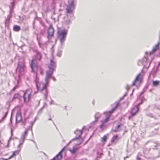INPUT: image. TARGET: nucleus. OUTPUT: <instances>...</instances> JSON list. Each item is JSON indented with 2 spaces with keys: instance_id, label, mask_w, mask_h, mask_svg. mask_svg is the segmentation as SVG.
<instances>
[{
  "instance_id": "1",
  "label": "nucleus",
  "mask_w": 160,
  "mask_h": 160,
  "mask_svg": "<svg viewBox=\"0 0 160 160\" xmlns=\"http://www.w3.org/2000/svg\"><path fill=\"white\" fill-rule=\"evenodd\" d=\"M30 66L32 69V71L34 73H36L35 82L37 88L38 90H40L44 94L45 99H47L48 93L47 86H46L45 88L42 89H40L39 86L40 84L41 83H45V82L44 83L41 82L39 83V78L38 77V72H40V74L42 75L43 74L44 70L41 67H39L36 64V61L34 59H32V60L30 64Z\"/></svg>"
},
{
  "instance_id": "2",
  "label": "nucleus",
  "mask_w": 160,
  "mask_h": 160,
  "mask_svg": "<svg viewBox=\"0 0 160 160\" xmlns=\"http://www.w3.org/2000/svg\"><path fill=\"white\" fill-rule=\"evenodd\" d=\"M49 70L47 71L46 76L45 78V83H41L39 87L40 89L45 88L49 83L50 78L52 75L54 71L56 68V62L55 58L52 57L50 59V62L48 65Z\"/></svg>"
},
{
  "instance_id": "3",
  "label": "nucleus",
  "mask_w": 160,
  "mask_h": 160,
  "mask_svg": "<svg viewBox=\"0 0 160 160\" xmlns=\"http://www.w3.org/2000/svg\"><path fill=\"white\" fill-rule=\"evenodd\" d=\"M26 69L24 61L21 59L18 62V65L16 69V72L18 73V78H20L21 75L24 74Z\"/></svg>"
},
{
  "instance_id": "4",
  "label": "nucleus",
  "mask_w": 160,
  "mask_h": 160,
  "mask_svg": "<svg viewBox=\"0 0 160 160\" xmlns=\"http://www.w3.org/2000/svg\"><path fill=\"white\" fill-rule=\"evenodd\" d=\"M67 33L68 30H59L58 32V37L62 45L63 44L66 39Z\"/></svg>"
},
{
  "instance_id": "5",
  "label": "nucleus",
  "mask_w": 160,
  "mask_h": 160,
  "mask_svg": "<svg viewBox=\"0 0 160 160\" xmlns=\"http://www.w3.org/2000/svg\"><path fill=\"white\" fill-rule=\"evenodd\" d=\"M143 74L142 73H139L136 77L134 80L132 84L131 85H127L126 88L127 90H128L130 89L131 86H137L141 82L142 79Z\"/></svg>"
},
{
  "instance_id": "6",
  "label": "nucleus",
  "mask_w": 160,
  "mask_h": 160,
  "mask_svg": "<svg viewBox=\"0 0 160 160\" xmlns=\"http://www.w3.org/2000/svg\"><path fill=\"white\" fill-rule=\"evenodd\" d=\"M146 55L144 56V58L142 60H139L138 62V65L139 66H143V67L148 69L149 67L151 61L150 62H147L148 59V55L147 52H146Z\"/></svg>"
},
{
  "instance_id": "7",
  "label": "nucleus",
  "mask_w": 160,
  "mask_h": 160,
  "mask_svg": "<svg viewBox=\"0 0 160 160\" xmlns=\"http://www.w3.org/2000/svg\"><path fill=\"white\" fill-rule=\"evenodd\" d=\"M75 0H69L68 5L66 9L68 13L72 14L75 8V4L74 3Z\"/></svg>"
},
{
  "instance_id": "8",
  "label": "nucleus",
  "mask_w": 160,
  "mask_h": 160,
  "mask_svg": "<svg viewBox=\"0 0 160 160\" xmlns=\"http://www.w3.org/2000/svg\"><path fill=\"white\" fill-rule=\"evenodd\" d=\"M32 90L31 89H28L24 92L23 99L25 102H28L30 100L32 93Z\"/></svg>"
},
{
  "instance_id": "9",
  "label": "nucleus",
  "mask_w": 160,
  "mask_h": 160,
  "mask_svg": "<svg viewBox=\"0 0 160 160\" xmlns=\"http://www.w3.org/2000/svg\"><path fill=\"white\" fill-rule=\"evenodd\" d=\"M113 111H110L109 112L106 118L103 120L102 121V123L100 126V127L102 129H103L104 127V124L107 122L108 121L112 113L113 112Z\"/></svg>"
},
{
  "instance_id": "10",
  "label": "nucleus",
  "mask_w": 160,
  "mask_h": 160,
  "mask_svg": "<svg viewBox=\"0 0 160 160\" xmlns=\"http://www.w3.org/2000/svg\"><path fill=\"white\" fill-rule=\"evenodd\" d=\"M54 29L51 25H50L48 32V38L50 39L52 37L54 33Z\"/></svg>"
},
{
  "instance_id": "11",
  "label": "nucleus",
  "mask_w": 160,
  "mask_h": 160,
  "mask_svg": "<svg viewBox=\"0 0 160 160\" xmlns=\"http://www.w3.org/2000/svg\"><path fill=\"white\" fill-rule=\"evenodd\" d=\"M120 103L119 100L116 101L114 103L111 105V110H115L117 108L120 106Z\"/></svg>"
},
{
  "instance_id": "12",
  "label": "nucleus",
  "mask_w": 160,
  "mask_h": 160,
  "mask_svg": "<svg viewBox=\"0 0 160 160\" xmlns=\"http://www.w3.org/2000/svg\"><path fill=\"white\" fill-rule=\"evenodd\" d=\"M63 148L54 158L52 160H61L62 158V152L63 150Z\"/></svg>"
},
{
  "instance_id": "13",
  "label": "nucleus",
  "mask_w": 160,
  "mask_h": 160,
  "mask_svg": "<svg viewBox=\"0 0 160 160\" xmlns=\"http://www.w3.org/2000/svg\"><path fill=\"white\" fill-rule=\"evenodd\" d=\"M22 118L21 113L20 112L18 111L16 117V122H19L22 120Z\"/></svg>"
},
{
  "instance_id": "14",
  "label": "nucleus",
  "mask_w": 160,
  "mask_h": 160,
  "mask_svg": "<svg viewBox=\"0 0 160 160\" xmlns=\"http://www.w3.org/2000/svg\"><path fill=\"white\" fill-rule=\"evenodd\" d=\"M79 147L77 145L74 146L72 148H70L69 151L72 153H75L79 148Z\"/></svg>"
},
{
  "instance_id": "15",
  "label": "nucleus",
  "mask_w": 160,
  "mask_h": 160,
  "mask_svg": "<svg viewBox=\"0 0 160 160\" xmlns=\"http://www.w3.org/2000/svg\"><path fill=\"white\" fill-rule=\"evenodd\" d=\"M42 58V55L39 52H37V54L34 58L33 59H34L35 60L36 62L37 60H40Z\"/></svg>"
},
{
  "instance_id": "16",
  "label": "nucleus",
  "mask_w": 160,
  "mask_h": 160,
  "mask_svg": "<svg viewBox=\"0 0 160 160\" xmlns=\"http://www.w3.org/2000/svg\"><path fill=\"white\" fill-rule=\"evenodd\" d=\"M160 43V42H159L157 45L153 47L152 51L150 52V55L155 52L158 48Z\"/></svg>"
},
{
  "instance_id": "17",
  "label": "nucleus",
  "mask_w": 160,
  "mask_h": 160,
  "mask_svg": "<svg viewBox=\"0 0 160 160\" xmlns=\"http://www.w3.org/2000/svg\"><path fill=\"white\" fill-rule=\"evenodd\" d=\"M119 140V137L118 135H115L113 136L111 140L112 142H117Z\"/></svg>"
},
{
  "instance_id": "18",
  "label": "nucleus",
  "mask_w": 160,
  "mask_h": 160,
  "mask_svg": "<svg viewBox=\"0 0 160 160\" xmlns=\"http://www.w3.org/2000/svg\"><path fill=\"white\" fill-rule=\"evenodd\" d=\"M37 39L38 40V43L40 47L43 49H44L46 47V43H41L38 39V38L37 37Z\"/></svg>"
},
{
  "instance_id": "19",
  "label": "nucleus",
  "mask_w": 160,
  "mask_h": 160,
  "mask_svg": "<svg viewBox=\"0 0 160 160\" xmlns=\"http://www.w3.org/2000/svg\"><path fill=\"white\" fill-rule=\"evenodd\" d=\"M13 9L12 8H10V14L8 16V18L6 19V22L7 21H9L10 18L12 17V14L13 12Z\"/></svg>"
},
{
  "instance_id": "20",
  "label": "nucleus",
  "mask_w": 160,
  "mask_h": 160,
  "mask_svg": "<svg viewBox=\"0 0 160 160\" xmlns=\"http://www.w3.org/2000/svg\"><path fill=\"white\" fill-rule=\"evenodd\" d=\"M19 152L20 151L19 150L15 151L14 152H13L12 155L8 159H11L12 158L15 157L18 154Z\"/></svg>"
},
{
  "instance_id": "21",
  "label": "nucleus",
  "mask_w": 160,
  "mask_h": 160,
  "mask_svg": "<svg viewBox=\"0 0 160 160\" xmlns=\"http://www.w3.org/2000/svg\"><path fill=\"white\" fill-rule=\"evenodd\" d=\"M107 137L106 135H104L102 138H101V142L104 144L107 141Z\"/></svg>"
},
{
  "instance_id": "22",
  "label": "nucleus",
  "mask_w": 160,
  "mask_h": 160,
  "mask_svg": "<svg viewBox=\"0 0 160 160\" xmlns=\"http://www.w3.org/2000/svg\"><path fill=\"white\" fill-rule=\"evenodd\" d=\"M137 111H135L134 112H132V111L130 113L131 114V116L129 117V118L130 119L132 117L135 115L137 114Z\"/></svg>"
},
{
  "instance_id": "23",
  "label": "nucleus",
  "mask_w": 160,
  "mask_h": 160,
  "mask_svg": "<svg viewBox=\"0 0 160 160\" xmlns=\"http://www.w3.org/2000/svg\"><path fill=\"white\" fill-rule=\"evenodd\" d=\"M20 27L17 25H15L13 27V30L15 31H18L20 30Z\"/></svg>"
},
{
  "instance_id": "24",
  "label": "nucleus",
  "mask_w": 160,
  "mask_h": 160,
  "mask_svg": "<svg viewBox=\"0 0 160 160\" xmlns=\"http://www.w3.org/2000/svg\"><path fill=\"white\" fill-rule=\"evenodd\" d=\"M159 81L156 80L153 81L152 82L153 86H156L159 85Z\"/></svg>"
},
{
  "instance_id": "25",
  "label": "nucleus",
  "mask_w": 160,
  "mask_h": 160,
  "mask_svg": "<svg viewBox=\"0 0 160 160\" xmlns=\"http://www.w3.org/2000/svg\"><path fill=\"white\" fill-rule=\"evenodd\" d=\"M20 97V96L18 94H15L13 98V99L16 98H19Z\"/></svg>"
},
{
  "instance_id": "26",
  "label": "nucleus",
  "mask_w": 160,
  "mask_h": 160,
  "mask_svg": "<svg viewBox=\"0 0 160 160\" xmlns=\"http://www.w3.org/2000/svg\"><path fill=\"white\" fill-rule=\"evenodd\" d=\"M71 22V21L70 19H68L67 20H65L64 23L66 25H68Z\"/></svg>"
},
{
  "instance_id": "27",
  "label": "nucleus",
  "mask_w": 160,
  "mask_h": 160,
  "mask_svg": "<svg viewBox=\"0 0 160 160\" xmlns=\"http://www.w3.org/2000/svg\"><path fill=\"white\" fill-rule=\"evenodd\" d=\"M62 51L61 50H58L57 53V56L59 57H61L62 55Z\"/></svg>"
},
{
  "instance_id": "28",
  "label": "nucleus",
  "mask_w": 160,
  "mask_h": 160,
  "mask_svg": "<svg viewBox=\"0 0 160 160\" xmlns=\"http://www.w3.org/2000/svg\"><path fill=\"white\" fill-rule=\"evenodd\" d=\"M14 5H15L14 2H13L11 3V4L9 6L10 8L13 9V8L14 7Z\"/></svg>"
},
{
  "instance_id": "29",
  "label": "nucleus",
  "mask_w": 160,
  "mask_h": 160,
  "mask_svg": "<svg viewBox=\"0 0 160 160\" xmlns=\"http://www.w3.org/2000/svg\"><path fill=\"white\" fill-rule=\"evenodd\" d=\"M21 109L20 106H17L12 110H20Z\"/></svg>"
},
{
  "instance_id": "30",
  "label": "nucleus",
  "mask_w": 160,
  "mask_h": 160,
  "mask_svg": "<svg viewBox=\"0 0 160 160\" xmlns=\"http://www.w3.org/2000/svg\"><path fill=\"white\" fill-rule=\"evenodd\" d=\"M12 101H8L6 102V104L8 106L7 107V108H8L10 105V103Z\"/></svg>"
},
{
  "instance_id": "31",
  "label": "nucleus",
  "mask_w": 160,
  "mask_h": 160,
  "mask_svg": "<svg viewBox=\"0 0 160 160\" xmlns=\"http://www.w3.org/2000/svg\"><path fill=\"white\" fill-rule=\"evenodd\" d=\"M140 104H138V105H136L135 106L133 110H139V108L138 107V105Z\"/></svg>"
},
{
  "instance_id": "32",
  "label": "nucleus",
  "mask_w": 160,
  "mask_h": 160,
  "mask_svg": "<svg viewBox=\"0 0 160 160\" xmlns=\"http://www.w3.org/2000/svg\"><path fill=\"white\" fill-rule=\"evenodd\" d=\"M19 87L18 84L17 85L12 89V90L14 91L18 87Z\"/></svg>"
},
{
  "instance_id": "33",
  "label": "nucleus",
  "mask_w": 160,
  "mask_h": 160,
  "mask_svg": "<svg viewBox=\"0 0 160 160\" xmlns=\"http://www.w3.org/2000/svg\"><path fill=\"white\" fill-rule=\"evenodd\" d=\"M19 87L18 84L17 85L12 89V90L14 91L18 87Z\"/></svg>"
},
{
  "instance_id": "34",
  "label": "nucleus",
  "mask_w": 160,
  "mask_h": 160,
  "mask_svg": "<svg viewBox=\"0 0 160 160\" xmlns=\"http://www.w3.org/2000/svg\"><path fill=\"white\" fill-rule=\"evenodd\" d=\"M51 78H52V79L54 81H56V78H55L54 77H52V76H51V78H50V79Z\"/></svg>"
},
{
  "instance_id": "35",
  "label": "nucleus",
  "mask_w": 160,
  "mask_h": 160,
  "mask_svg": "<svg viewBox=\"0 0 160 160\" xmlns=\"http://www.w3.org/2000/svg\"><path fill=\"white\" fill-rule=\"evenodd\" d=\"M28 133V131H26L24 132V134L25 135H27Z\"/></svg>"
},
{
  "instance_id": "36",
  "label": "nucleus",
  "mask_w": 160,
  "mask_h": 160,
  "mask_svg": "<svg viewBox=\"0 0 160 160\" xmlns=\"http://www.w3.org/2000/svg\"><path fill=\"white\" fill-rule=\"evenodd\" d=\"M8 159H3V158H0V160H8Z\"/></svg>"
},
{
  "instance_id": "37",
  "label": "nucleus",
  "mask_w": 160,
  "mask_h": 160,
  "mask_svg": "<svg viewBox=\"0 0 160 160\" xmlns=\"http://www.w3.org/2000/svg\"><path fill=\"white\" fill-rule=\"evenodd\" d=\"M92 102L93 104H94V103H95V101L93 100L92 101Z\"/></svg>"
},
{
  "instance_id": "38",
  "label": "nucleus",
  "mask_w": 160,
  "mask_h": 160,
  "mask_svg": "<svg viewBox=\"0 0 160 160\" xmlns=\"http://www.w3.org/2000/svg\"><path fill=\"white\" fill-rule=\"evenodd\" d=\"M53 101H52L50 102V104H53Z\"/></svg>"
},
{
  "instance_id": "39",
  "label": "nucleus",
  "mask_w": 160,
  "mask_h": 160,
  "mask_svg": "<svg viewBox=\"0 0 160 160\" xmlns=\"http://www.w3.org/2000/svg\"><path fill=\"white\" fill-rule=\"evenodd\" d=\"M112 131L114 132H117V131L115 130H112Z\"/></svg>"
},
{
  "instance_id": "40",
  "label": "nucleus",
  "mask_w": 160,
  "mask_h": 160,
  "mask_svg": "<svg viewBox=\"0 0 160 160\" xmlns=\"http://www.w3.org/2000/svg\"><path fill=\"white\" fill-rule=\"evenodd\" d=\"M160 65V62L159 63H158V66H159Z\"/></svg>"
},
{
  "instance_id": "41",
  "label": "nucleus",
  "mask_w": 160,
  "mask_h": 160,
  "mask_svg": "<svg viewBox=\"0 0 160 160\" xmlns=\"http://www.w3.org/2000/svg\"><path fill=\"white\" fill-rule=\"evenodd\" d=\"M118 128H119V125H118Z\"/></svg>"
},
{
  "instance_id": "42",
  "label": "nucleus",
  "mask_w": 160,
  "mask_h": 160,
  "mask_svg": "<svg viewBox=\"0 0 160 160\" xmlns=\"http://www.w3.org/2000/svg\"><path fill=\"white\" fill-rule=\"evenodd\" d=\"M18 82H19V81H18Z\"/></svg>"
}]
</instances>
